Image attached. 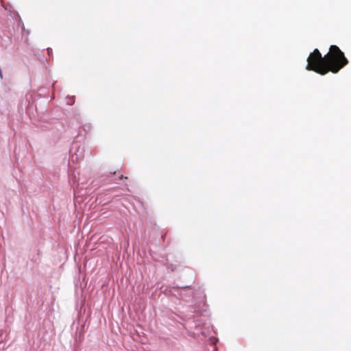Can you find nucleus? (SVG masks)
<instances>
[{
    "label": "nucleus",
    "mask_w": 351,
    "mask_h": 351,
    "mask_svg": "<svg viewBox=\"0 0 351 351\" xmlns=\"http://www.w3.org/2000/svg\"><path fill=\"white\" fill-rule=\"evenodd\" d=\"M306 69L313 71L322 75L328 72L338 73L342 68L348 64V60L344 53L337 45H331L329 51L322 56L320 51L315 49L307 58Z\"/></svg>",
    "instance_id": "1"
},
{
    "label": "nucleus",
    "mask_w": 351,
    "mask_h": 351,
    "mask_svg": "<svg viewBox=\"0 0 351 351\" xmlns=\"http://www.w3.org/2000/svg\"><path fill=\"white\" fill-rule=\"evenodd\" d=\"M119 180L128 179V177H124L123 175H120L119 177Z\"/></svg>",
    "instance_id": "2"
}]
</instances>
